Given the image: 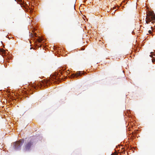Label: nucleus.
Here are the masks:
<instances>
[{
	"label": "nucleus",
	"mask_w": 155,
	"mask_h": 155,
	"mask_svg": "<svg viewBox=\"0 0 155 155\" xmlns=\"http://www.w3.org/2000/svg\"><path fill=\"white\" fill-rule=\"evenodd\" d=\"M155 61V59H153L152 60V62L153 63H154Z\"/></svg>",
	"instance_id": "9"
},
{
	"label": "nucleus",
	"mask_w": 155,
	"mask_h": 155,
	"mask_svg": "<svg viewBox=\"0 0 155 155\" xmlns=\"http://www.w3.org/2000/svg\"><path fill=\"white\" fill-rule=\"evenodd\" d=\"M146 19V23L147 24L149 23L151 21L152 23L155 22V15L153 12H149L147 15Z\"/></svg>",
	"instance_id": "2"
},
{
	"label": "nucleus",
	"mask_w": 155,
	"mask_h": 155,
	"mask_svg": "<svg viewBox=\"0 0 155 155\" xmlns=\"http://www.w3.org/2000/svg\"><path fill=\"white\" fill-rule=\"evenodd\" d=\"M24 142V140L22 139L17 142L13 143V147L15 150H17L20 149L22 145Z\"/></svg>",
	"instance_id": "3"
},
{
	"label": "nucleus",
	"mask_w": 155,
	"mask_h": 155,
	"mask_svg": "<svg viewBox=\"0 0 155 155\" xmlns=\"http://www.w3.org/2000/svg\"><path fill=\"white\" fill-rule=\"evenodd\" d=\"M34 143V141L33 139H28L27 141L25 143L23 147V150L25 151L30 150L33 145Z\"/></svg>",
	"instance_id": "1"
},
{
	"label": "nucleus",
	"mask_w": 155,
	"mask_h": 155,
	"mask_svg": "<svg viewBox=\"0 0 155 155\" xmlns=\"http://www.w3.org/2000/svg\"><path fill=\"white\" fill-rule=\"evenodd\" d=\"M30 35L31 37H34V36L37 37L38 35L36 33L34 34L31 33Z\"/></svg>",
	"instance_id": "5"
},
{
	"label": "nucleus",
	"mask_w": 155,
	"mask_h": 155,
	"mask_svg": "<svg viewBox=\"0 0 155 155\" xmlns=\"http://www.w3.org/2000/svg\"><path fill=\"white\" fill-rule=\"evenodd\" d=\"M41 38H39L38 39V41L39 42H40L41 41Z\"/></svg>",
	"instance_id": "7"
},
{
	"label": "nucleus",
	"mask_w": 155,
	"mask_h": 155,
	"mask_svg": "<svg viewBox=\"0 0 155 155\" xmlns=\"http://www.w3.org/2000/svg\"><path fill=\"white\" fill-rule=\"evenodd\" d=\"M154 56H155V55H154Z\"/></svg>",
	"instance_id": "11"
},
{
	"label": "nucleus",
	"mask_w": 155,
	"mask_h": 155,
	"mask_svg": "<svg viewBox=\"0 0 155 155\" xmlns=\"http://www.w3.org/2000/svg\"><path fill=\"white\" fill-rule=\"evenodd\" d=\"M149 33H150V34L151 33V31H150V30H149Z\"/></svg>",
	"instance_id": "8"
},
{
	"label": "nucleus",
	"mask_w": 155,
	"mask_h": 155,
	"mask_svg": "<svg viewBox=\"0 0 155 155\" xmlns=\"http://www.w3.org/2000/svg\"><path fill=\"white\" fill-rule=\"evenodd\" d=\"M82 74H83L82 71H77L76 73L73 74L72 76L73 78L77 77L79 76H81Z\"/></svg>",
	"instance_id": "4"
},
{
	"label": "nucleus",
	"mask_w": 155,
	"mask_h": 155,
	"mask_svg": "<svg viewBox=\"0 0 155 155\" xmlns=\"http://www.w3.org/2000/svg\"><path fill=\"white\" fill-rule=\"evenodd\" d=\"M2 52L3 53V54H6V53H5V51L4 50H2Z\"/></svg>",
	"instance_id": "6"
},
{
	"label": "nucleus",
	"mask_w": 155,
	"mask_h": 155,
	"mask_svg": "<svg viewBox=\"0 0 155 155\" xmlns=\"http://www.w3.org/2000/svg\"><path fill=\"white\" fill-rule=\"evenodd\" d=\"M150 56L151 57H152L151 55H150Z\"/></svg>",
	"instance_id": "10"
}]
</instances>
